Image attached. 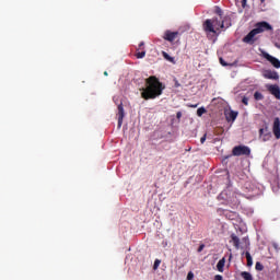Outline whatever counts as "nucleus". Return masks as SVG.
<instances>
[{
    "label": "nucleus",
    "mask_w": 280,
    "mask_h": 280,
    "mask_svg": "<svg viewBox=\"0 0 280 280\" xmlns=\"http://www.w3.org/2000/svg\"><path fill=\"white\" fill-rule=\"evenodd\" d=\"M142 100H156V97H161L163 95V91H165V85L161 83L159 78L151 75L145 79V88L140 89Z\"/></svg>",
    "instance_id": "f257e3e1"
},
{
    "label": "nucleus",
    "mask_w": 280,
    "mask_h": 280,
    "mask_svg": "<svg viewBox=\"0 0 280 280\" xmlns=\"http://www.w3.org/2000/svg\"><path fill=\"white\" fill-rule=\"evenodd\" d=\"M270 30H272V26L268 22H258L254 30L243 38V43H246L247 45H255V42L257 40L255 36L257 34H264V32H270Z\"/></svg>",
    "instance_id": "f03ea898"
},
{
    "label": "nucleus",
    "mask_w": 280,
    "mask_h": 280,
    "mask_svg": "<svg viewBox=\"0 0 280 280\" xmlns=\"http://www.w3.org/2000/svg\"><path fill=\"white\" fill-rule=\"evenodd\" d=\"M203 30L205 32H210L212 34H215V32H220V30H224V21H220L217 18L215 19H208L203 23Z\"/></svg>",
    "instance_id": "7ed1b4c3"
},
{
    "label": "nucleus",
    "mask_w": 280,
    "mask_h": 280,
    "mask_svg": "<svg viewBox=\"0 0 280 280\" xmlns=\"http://www.w3.org/2000/svg\"><path fill=\"white\" fill-rule=\"evenodd\" d=\"M233 156H250V148L246 145H236L232 150Z\"/></svg>",
    "instance_id": "20e7f679"
},
{
    "label": "nucleus",
    "mask_w": 280,
    "mask_h": 280,
    "mask_svg": "<svg viewBox=\"0 0 280 280\" xmlns=\"http://www.w3.org/2000/svg\"><path fill=\"white\" fill-rule=\"evenodd\" d=\"M258 135L259 139L262 140L264 142L270 141V139H272V132H270L268 124H265V126L259 129Z\"/></svg>",
    "instance_id": "39448f33"
},
{
    "label": "nucleus",
    "mask_w": 280,
    "mask_h": 280,
    "mask_svg": "<svg viewBox=\"0 0 280 280\" xmlns=\"http://www.w3.org/2000/svg\"><path fill=\"white\" fill-rule=\"evenodd\" d=\"M262 56L268 60V62H270V65H272V67H275V69H280V60L278 58L268 52H264Z\"/></svg>",
    "instance_id": "423d86ee"
},
{
    "label": "nucleus",
    "mask_w": 280,
    "mask_h": 280,
    "mask_svg": "<svg viewBox=\"0 0 280 280\" xmlns=\"http://www.w3.org/2000/svg\"><path fill=\"white\" fill-rule=\"evenodd\" d=\"M117 117H118V128H121V126L124 124V118L126 117V112L124 110V104L122 103H120L118 105Z\"/></svg>",
    "instance_id": "0eeeda50"
},
{
    "label": "nucleus",
    "mask_w": 280,
    "mask_h": 280,
    "mask_svg": "<svg viewBox=\"0 0 280 280\" xmlns=\"http://www.w3.org/2000/svg\"><path fill=\"white\" fill-rule=\"evenodd\" d=\"M164 40H167L168 43H174L176 38H178V32H172V31H166L163 36Z\"/></svg>",
    "instance_id": "6e6552de"
},
{
    "label": "nucleus",
    "mask_w": 280,
    "mask_h": 280,
    "mask_svg": "<svg viewBox=\"0 0 280 280\" xmlns=\"http://www.w3.org/2000/svg\"><path fill=\"white\" fill-rule=\"evenodd\" d=\"M267 91H269V93L271 95H275L276 100H280V88L279 85H267Z\"/></svg>",
    "instance_id": "1a4fd4ad"
},
{
    "label": "nucleus",
    "mask_w": 280,
    "mask_h": 280,
    "mask_svg": "<svg viewBox=\"0 0 280 280\" xmlns=\"http://www.w3.org/2000/svg\"><path fill=\"white\" fill-rule=\"evenodd\" d=\"M272 132H273L276 139H280V119H279V117H276L273 120Z\"/></svg>",
    "instance_id": "9d476101"
},
{
    "label": "nucleus",
    "mask_w": 280,
    "mask_h": 280,
    "mask_svg": "<svg viewBox=\"0 0 280 280\" xmlns=\"http://www.w3.org/2000/svg\"><path fill=\"white\" fill-rule=\"evenodd\" d=\"M264 78H266L267 80H278L279 73H277V71L267 70L264 73Z\"/></svg>",
    "instance_id": "9b49d317"
},
{
    "label": "nucleus",
    "mask_w": 280,
    "mask_h": 280,
    "mask_svg": "<svg viewBox=\"0 0 280 280\" xmlns=\"http://www.w3.org/2000/svg\"><path fill=\"white\" fill-rule=\"evenodd\" d=\"M231 243H233V246L236 248V250H240V237L235 234H231Z\"/></svg>",
    "instance_id": "f8f14e48"
},
{
    "label": "nucleus",
    "mask_w": 280,
    "mask_h": 280,
    "mask_svg": "<svg viewBox=\"0 0 280 280\" xmlns=\"http://www.w3.org/2000/svg\"><path fill=\"white\" fill-rule=\"evenodd\" d=\"M223 214L228 220H235L237 218V212L225 210L223 211Z\"/></svg>",
    "instance_id": "ddd939ff"
},
{
    "label": "nucleus",
    "mask_w": 280,
    "mask_h": 280,
    "mask_svg": "<svg viewBox=\"0 0 280 280\" xmlns=\"http://www.w3.org/2000/svg\"><path fill=\"white\" fill-rule=\"evenodd\" d=\"M224 264H226V260L224 258L218 261L217 270H219V272H224Z\"/></svg>",
    "instance_id": "4468645a"
},
{
    "label": "nucleus",
    "mask_w": 280,
    "mask_h": 280,
    "mask_svg": "<svg viewBox=\"0 0 280 280\" xmlns=\"http://www.w3.org/2000/svg\"><path fill=\"white\" fill-rule=\"evenodd\" d=\"M162 56L165 60H167L168 62H172V65H176V60L174 59V57L170 56V54L163 51Z\"/></svg>",
    "instance_id": "2eb2a0df"
},
{
    "label": "nucleus",
    "mask_w": 280,
    "mask_h": 280,
    "mask_svg": "<svg viewBox=\"0 0 280 280\" xmlns=\"http://www.w3.org/2000/svg\"><path fill=\"white\" fill-rule=\"evenodd\" d=\"M241 277H242L244 280H253V275H250V272H248V271H243V272H241Z\"/></svg>",
    "instance_id": "dca6fc26"
},
{
    "label": "nucleus",
    "mask_w": 280,
    "mask_h": 280,
    "mask_svg": "<svg viewBox=\"0 0 280 280\" xmlns=\"http://www.w3.org/2000/svg\"><path fill=\"white\" fill-rule=\"evenodd\" d=\"M245 257L247 259V266L250 267L253 266V256H250V253L249 252H246L245 253Z\"/></svg>",
    "instance_id": "f3484780"
},
{
    "label": "nucleus",
    "mask_w": 280,
    "mask_h": 280,
    "mask_svg": "<svg viewBox=\"0 0 280 280\" xmlns=\"http://www.w3.org/2000/svg\"><path fill=\"white\" fill-rule=\"evenodd\" d=\"M228 119H231L232 121H235V119H237V112L231 110L229 113Z\"/></svg>",
    "instance_id": "a211bd4d"
},
{
    "label": "nucleus",
    "mask_w": 280,
    "mask_h": 280,
    "mask_svg": "<svg viewBox=\"0 0 280 280\" xmlns=\"http://www.w3.org/2000/svg\"><path fill=\"white\" fill-rule=\"evenodd\" d=\"M254 100H256L257 102L264 100V94H261L260 92H255Z\"/></svg>",
    "instance_id": "6ab92c4d"
},
{
    "label": "nucleus",
    "mask_w": 280,
    "mask_h": 280,
    "mask_svg": "<svg viewBox=\"0 0 280 280\" xmlns=\"http://www.w3.org/2000/svg\"><path fill=\"white\" fill-rule=\"evenodd\" d=\"M205 113H207V109L205 107H199L197 109L198 117H202V115H205Z\"/></svg>",
    "instance_id": "aec40b11"
},
{
    "label": "nucleus",
    "mask_w": 280,
    "mask_h": 280,
    "mask_svg": "<svg viewBox=\"0 0 280 280\" xmlns=\"http://www.w3.org/2000/svg\"><path fill=\"white\" fill-rule=\"evenodd\" d=\"M136 58H138V59L145 58V50H142V51H140V52H137V54H136Z\"/></svg>",
    "instance_id": "412c9836"
},
{
    "label": "nucleus",
    "mask_w": 280,
    "mask_h": 280,
    "mask_svg": "<svg viewBox=\"0 0 280 280\" xmlns=\"http://www.w3.org/2000/svg\"><path fill=\"white\" fill-rule=\"evenodd\" d=\"M160 266H161V260L155 259L154 265H153V270H158Z\"/></svg>",
    "instance_id": "4be33fe9"
},
{
    "label": "nucleus",
    "mask_w": 280,
    "mask_h": 280,
    "mask_svg": "<svg viewBox=\"0 0 280 280\" xmlns=\"http://www.w3.org/2000/svg\"><path fill=\"white\" fill-rule=\"evenodd\" d=\"M255 268H256V270L261 271V270H264V265L261 262L257 261Z\"/></svg>",
    "instance_id": "5701e85b"
},
{
    "label": "nucleus",
    "mask_w": 280,
    "mask_h": 280,
    "mask_svg": "<svg viewBox=\"0 0 280 280\" xmlns=\"http://www.w3.org/2000/svg\"><path fill=\"white\" fill-rule=\"evenodd\" d=\"M144 47H145V43L141 42L138 47V51L139 49H141L142 51H145Z\"/></svg>",
    "instance_id": "b1692460"
},
{
    "label": "nucleus",
    "mask_w": 280,
    "mask_h": 280,
    "mask_svg": "<svg viewBox=\"0 0 280 280\" xmlns=\"http://www.w3.org/2000/svg\"><path fill=\"white\" fill-rule=\"evenodd\" d=\"M215 14H218L219 16H222L223 12H222V9H220V7H217Z\"/></svg>",
    "instance_id": "393cba45"
},
{
    "label": "nucleus",
    "mask_w": 280,
    "mask_h": 280,
    "mask_svg": "<svg viewBox=\"0 0 280 280\" xmlns=\"http://www.w3.org/2000/svg\"><path fill=\"white\" fill-rule=\"evenodd\" d=\"M275 47L280 49V38L279 37L275 39Z\"/></svg>",
    "instance_id": "a878e982"
},
{
    "label": "nucleus",
    "mask_w": 280,
    "mask_h": 280,
    "mask_svg": "<svg viewBox=\"0 0 280 280\" xmlns=\"http://www.w3.org/2000/svg\"><path fill=\"white\" fill-rule=\"evenodd\" d=\"M242 103H243L245 106H248V97L243 96Z\"/></svg>",
    "instance_id": "bb28decb"
},
{
    "label": "nucleus",
    "mask_w": 280,
    "mask_h": 280,
    "mask_svg": "<svg viewBox=\"0 0 280 280\" xmlns=\"http://www.w3.org/2000/svg\"><path fill=\"white\" fill-rule=\"evenodd\" d=\"M202 250H205V244H201L198 249L197 253H202Z\"/></svg>",
    "instance_id": "cd10ccee"
},
{
    "label": "nucleus",
    "mask_w": 280,
    "mask_h": 280,
    "mask_svg": "<svg viewBox=\"0 0 280 280\" xmlns=\"http://www.w3.org/2000/svg\"><path fill=\"white\" fill-rule=\"evenodd\" d=\"M191 279H194V272H188V275H187V280H191Z\"/></svg>",
    "instance_id": "c85d7f7f"
},
{
    "label": "nucleus",
    "mask_w": 280,
    "mask_h": 280,
    "mask_svg": "<svg viewBox=\"0 0 280 280\" xmlns=\"http://www.w3.org/2000/svg\"><path fill=\"white\" fill-rule=\"evenodd\" d=\"M205 141H207V135L202 136L200 139V143H205Z\"/></svg>",
    "instance_id": "c756f323"
},
{
    "label": "nucleus",
    "mask_w": 280,
    "mask_h": 280,
    "mask_svg": "<svg viewBox=\"0 0 280 280\" xmlns=\"http://www.w3.org/2000/svg\"><path fill=\"white\" fill-rule=\"evenodd\" d=\"M214 280H223V278H222L221 275H217V276L214 277Z\"/></svg>",
    "instance_id": "7c9ffc66"
},
{
    "label": "nucleus",
    "mask_w": 280,
    "mask_h": 280,
    "mask_svg": "<svg viewBox=\"0 0 280 280\" xmlns=\"http://www.w3.org/2000/svg\"><path fill=\"white\" fill-rule=\"evenodd\" d=\"M220 63L223 66V67H226V62H224V59L220 58Z\"/></svg>",
    "instance_id": "2f4dec72"
},
{
    "label": "nucleus",
    "mask_w": 280,
    "mask_h": 280,
    "mask_svg": "<svg viewBox=\"0 0 280 280\" xmlns=\"http://www.w3.org/2000/svg\"><path fill=\"white\" fill-rule=\"evenodd\" d=\"M176 117H177V119H180V117H183V113L178 112V113L176 114Z\"/></svg>",
    "instance_id": "473e14b6"
},
{
    "label": "nucleus",
    "mask_w": 280,
    "mask_h": 280,
    "mask_svg": "<svg viewBox=\"0 0 280 280\" xmlns=\"http://www.w3.org/2000/svg\"><path fill=\"white\" fill-rule=\"evenodd\" d=\"M189 108H198V104L195 105H188Z\"/></svg>",
    "instance_id": "72a5a7b5"
},
{
    "label": "nucleus",
    "mask_w": 280,
    "mask_h": 280,
    "mask_svg": "<svg viewBox=\"0 0 280 280\" xmlns=\"http://www.w3.org/2000/svg\"><path fill=\"white\" fill-rule=\"evenodd\" d=\"M242 7L246 8V0H242Z\"/></svg>",
    "instance_id": "f704fd0d"
},
{
    "label": "nucleus",
    "mask_w": 280,
    "mask_h": 280,
    "mask_svg": "<svg viewBox=\"0 0 280 280\" xmlns=\"http://www.w3.org/2000/svg\"><path fill=\"white\" fill-rule=\"evenodd\" d=\"M243 242H245V244H248V238H247V237H244V238H243Z\"/></svg>",
    "instance_id": "c9c22d12"
},
{
    "label": "nucleus",
    "mask_w": 280,
    "mask_h": 280,
    "mask_svg": "<svg viewBox=\"0 0 280 280\" xmlns=\"http://www.w3.org/2000/svg\"><path fill=\"white\" fill-rule=\"evenodd\" d=\"M104 75H108V72H107V71H105V72H104Z\"/></svg>",
    "instance_id": "e433bc0d"
},
{
    "label": "nucleus",
    "mask_w": 280,
    "mask_h": 280,
    "mask_svg": "<svg viewBox=\"0 0 280 280\" xmlns=\"http://www.w3.org/2000/svg\"><path fill=\"white\" fill-rule=\"evenodd\" d=\"M266 0H260V3H264Z\"/></svg>",
    "instance_id": "4c0bfd02"
},
{
    "label": "nucleus",
    "mask_w": 280,
    "mask_h": 280,
    "mask_svg": "<svg viewBox=\"0 0 280 280\" xmlns=\"http://www.w3.org/2000/svg\"><path fill=\"white\" fill-rule=\"evenodd\" d=\"M233 257V255H230V259Z\"/></svg>",
    "instance_id": "58836bf2"
}]
</instances>
